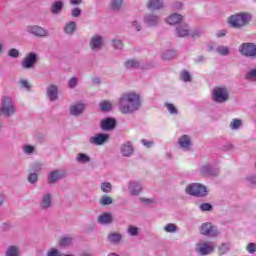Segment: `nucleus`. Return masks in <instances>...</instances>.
<instances>
[{
    "label": "nucleus",
    "instance_id": "nucleus-38",
    "mask_svg": "<svg viewBox=\"0 0 256 256\" xmlns=\"http://www.w3.org/2000/svg\"><path fill=\"white\" fill-rule=\"evenodd\" d=\"M128 233H129V235H132L133 237H137V235H139V228H137L133 225H129Z\"/></svg>",
    "mask_w": 256,
    "mask_h": 256
},
{
    "label": "nucleus",
    "instance_id": "nucleus-52",
    "mask_svg": "<svg viewBox=\"0 0 256 256\" xmlns=\"http://www.w3.org/2000/svg\"><path fill=\"white\" fill-rule=\"evenodd\" d=\"M79 15H81V9L79 8H74L72 10V17H79Z\"/></svg>",
    "mask_w": 256,
    "mask_h": 256
},
{
    "label": "nucleus",
    "instance_id": "nucleus-4",
    "mask_svg": "<svg viewBox=\"0 0 256 256\" xmlns=\"http://www.w3.org/2000/svg\"><path fill=\"white\" fill-rule=\"evenodd\" d=\"M176 33L178 37H192V39H196V37H201V30L195 29L193 31L189 30V26L187 24L180 25L176 28Z\"/></svg>",
    "mask_w": 256,
    "mask_h": 256
},
{
    "label": "nucleus",
    "instance_id": "nucleus-43",
    "mask_svg": "<svg viewBox=\"0 0 256 256\" xmlns=\"http://www.w3.org/2000/svg\"><path fill=\"white\" fill-rule=\"evenodd\" d=\"M246 251H248L250 255H254V253H256V244L253 242L248 243L246 246Z\"/></svg>",
    "mask_w": 256,
    "mask_h": 256
},
{
    "label": "nucleus",
    "instance_id": "nucleus-3",
    "mask_svg": "<svg viewBox=\"0 0 256 256\" xmlns=\"http://www.w3.org/2000/svg\"><path fill=\"white\" fill-rule=\"evenodd\" d=\"M185 191L188 195H193L194 197H206L208 193L207 187L200 183H193L188 185Z\"/></svg>",
    "mask_w": 256,
    "mask_h": 256
},
{
    "label": "nucleus",
    "instance_id": "nucleus-21",
    "mask_svg": "<svg viewBox=\"0 0 256 256\" xmlns=\"http://www.w3.org/2000/svg\"><path fill=\"white\" fill-rule=\"evenodd\" d=\"M121 153L124 157H131L133 155V146L131 143H126L121 148Z\"/></svg>",
    "mask_w": 256,
    "mask_h": 256
},
{
    "label": "nucleus",
    "instance_id": "nucleus-30",
    "mask_svg": "<svg viewBox=\"0 0 256 256\" xmlns=\"http://www.w3.org/2000/svg\"><path fill=\"white\" fill-rule=\"evenodd\" d=\"M108 241L111 243H119L121 241V234L119 233H110L108 235Z\"/></svg>",
    "mask_w": 256,
    "mask_h": 256
},
{
    "label": "nucleus",
    "instance_id": "nucleus-32",
    "mask_svg": "<svg viewBox=\"0 0 256 256\" xmlns=\"http://www.w3.org/2000/svg\"><path fill=\"white\" fill-rule=\"evenodd\" d=\"M246 81H256V69L249 70L245 74Z\"/></svg>",
    "mask_w": 256,
    "mask_h": 256
},
{
    "label": "nucleus",
    "instance_id": "nucleus-53",
    "mask_svg": "<svg viewBox=\"0 0 256 256\" xmlns=\"http://www.w3.org/2000/svg\"><path fill=\"white\" fill-rule=\"evenodd\" d=\"M76 85H77V78H75V77L71 78L70 81H69V87L73 88Z\"/></svg>",
    "mask_w": 256,
    "mask_h": 256
},
{
    "label": "nucleus",
    "instance_id": "nucleus-63",
    "mask_svg": "<svg viewBox=\"0 0 256 256\" xmlns=\"http://www.w3.org/2000/svg\"><path fill=\"white\" fill-rule=\"evenodd\" d=\"M225 55H229V47H225Z\"/></svg>",
    "mask_w": 256,
    "mask_h": 256
},
{
    "label": "nucleus",
    "instance_id": "nucleus-54",
    "mask_svg": "<svg viewBox=\"0 0 256 256\" xmlns=\"http://www.w3.org/2000/svg\"><path fill=\"white\" fill-rule=\"evenodd\" d=\"M30 171H41V164H34L31 168Z\"/></svg>",
    "mask_w": 256,
    "mask_h": 256
},
{
    "label": "nucleus",
    "instance_id": "nucleus-49",
    "mask_svg": "<svg viewBox=\"0 0 256 256\" xmlns=\"http://www.w3.org/2000/svg\"><path fill=\"white\" fill-rule=\"evenodd\" d=\"M115 49H123V42L121 40L113 41Z\"/></svg>",
    "mask_w": 256,
    "mask_h": 256
},
{
    "label": "nucleus",
    "instance_id": "nucleus-9",
    "mask_svg": "<svg viewBox=\"0 0 256 256\" xmlns=\"http://www.w3.org/2000/svg\"><path fill=\"white\" fill-rule=\"evenodd\" d=\"M37 63V54L30 52L22 61L23 69H33V65Z\"/></svg>",
    "mask_w": 256,
    "mask_h": 256
},
{
    "label": "nucleus",
    "instance_id": "nucleus-29",
    "mask_svg": "<svg viewBox=\"0 0 256 256\" xmlns=\"http://www.w3.org/2000/svg\"><path fill=\"white\" fill-rule=\"evenodd\" d=\"M126 69H137L139 67V62L135 59H130L125 63Z\"/></svg>",
    "mask_w": 256,
    "mask_h": 256
},
{
    "label": "nucleus",
    "instance_id": "nucleus-7",
    "mask_svg": "<svg viewBox=\"0 0 256 256\" xmlns=\"http://www.w3.org/2000/svg\"><path fill=\"white\" fill-rule=\"evenodd\" d=\"M13 113H15V107L11 103V98H4L2 101V108H0V115L9 117L10 115H13Z\"/></svg>",
    "mask_w": 256,
    "mask_h": 256
},
{
    "label": "nucleus",
    "instance_id": "nucleus-26",
    "mask_svg": "<svg viewBox=\"0 0 256 256\" xmlns=\"http://www.w3.org/2000/svg\"><path fill=\"white\" fill-rule=\"evenodd\" d=\"M61 9H63V2L57 1L52 4L51 12L54 15H57V13H59L61 11Z\"/></svg>",
    "mask_w": 256,
    "mask_h": 256
},
{
    "label": "nucleus",
    "instance_id": "nucleus-64",
    "mask_svg": "<svg viewBox=\"0 0 256 256\" xmlns=\"http://www.w3.org/2000/svg\"><path fill=\"white\" fill-rule=\"evenodd\" d=\"M108 256H119L116 253H110Z\"/></svg>",
    "mask_w": 256,
    "mask_h": 256
},
{
    "label": "nucleus",
    "instance_id": "nucleus-19",
    "mask_svg": "<svg viewBox=\"0 0 256 256\" xmlns=\"http://www.w3.org/2000/svg\"><path fill=\"white\" fill-rule=\"evenodd\" d=\"M82 111H85L84 104L79 103L70 107L71 115H74V116L81 115Z\"/></svg>",
    "mask_w": 256,
    "mask_h": 256
},
{
    "label": "nucleus",
    "instance_id": "nucleus-27",
    "mask_svg": "<svg viewBox=\"0 0 256 256\" xmlns=\"http://www.w3.org/2000/svg\"><path fill=\"white\" fill-rule=\"evenodd\" d=\"M61 179V175L57 171L51 172V174L48 177V183H57Z\"/></svg>",
    "mask_w": 256,
    "mask_h": 256
},
{
    "label": "nucleus",
    "instance_id": "nucleus-50",
    "mask_svg": "<svg viewBox=\"0 0 256 256\" xmlns=\"http://www.w3.org/2000/svg\"><path fill=\"white\" fill-rule=\"evenodd\" d=\"M142 144L144 147H147L148 149L153 147V141H147L146 139H142Z\"/></svg>",
    "mask_w": 256,
    "mask_h": 256
},
{
    "label": "nucleus",
    "instance_id": "nucleus-40",
    "mask_svg": "<svg viewBox=\"0 0 256 256\" xmlns=\"http://www.w3.org/2000/svg\"><path fill=\"white\" fill-rule=\"evenodd\" d=\"M180 79L185 81V83L191 81V74H189L186 70L182 71L180 74Z\"/></svg>",
    "mask_w": 256,
    "mask_h": 256
},
{
    "label": "nucleus",
    "instance_id": "nucleus-56",
    "mask_svg": "<svg viewBox=\"0 0 256 256\" xmlns=\"http://www.w3.org/2000/svg\"><path fill=\"white\" fill-rule=\"evenodd\" d=\"M22 87H24L25 89H29V82L27 80H22L21 82Z\"/></svg>",
    "mask_w": 256,
    "mask_h": 256
},
{
    "label": "nucleus",
    "instance_id": "nucleus-8",
    "mask_svg": "<svg viewBox=\"0 0 256 256\" xmlns=\"http://www.w3.org/2000/svg\"><path fill=\"white\" fill-rule=\"evenodd\" d=\"M212 100L215 103H224L225 101V88L216 86L212 90Z\"/></svg>",
    "mask_w": 256,
    "mask_h": 256
},
{
    "label": "nucleus",
    "instance_id": "nucleus-17",
    "mask_svg": "<svg viewBox=\"0 0 256 256\" xmlns=\"http://www.w3.org/2000/svg\"><path fill=\"white\" fill-rule=\"evenodd\" d=\"M102 45H103V39L101 38V36L92 37V40L90 42L91 49H101Z\"/></svg>",
    "mask_w": 256,
    "mask_h": 256
},
{
    "label": "nucleus",
    "instance_id": "nucleus-33",
    "mask_svg": "<svg viewBox=\"0 0 256 256\" xmlns=\"http://www.w3.org/2000/svg\"><path fill=\"white\" fill-rule=\"evenodd\" d=\"M6 256H19V248L10 246L6 252Z\"/></svg>",
    "mask_w": 256,
    "mask_h": 256
},
{
    "label": "nucleus",
    "instance_id": "nucleus-2",
    "mask_svg": "<svg viewBox=\"0 0 256 256\" xmlns=\"http://www.w3.org/2000/svg\"><path fill=\"white\" fill-rule=\"evenodd\" d=\"M253 21V16L247 12H239L228 17V24L233 29H243Z\"/></svg>",
    "mask_w": 256,
    "mask_h": 256
},
{
    "label": "nucleus",
    "instance_id": "nucleus-34",
    "mask_svg": "<svg viewBox=\"0 0 256 256\" xmlns=\"http://www.w3.org/2000/svg\"><path fill=\"white\" fill-rule=\"evenodd\" d=\"M78 163H89L91 158L87 154L79 153L77 157Z\"/></svg>",
    "mask_w": 256,
    "mask_h": 256
},
{
    "label": "nucleus",
    "instance_id": "nucleus-45",
    "mask_svg": "<svg viewBox=\"0 0 256 256\" xmlns=\"http://www.w3.org/2000/svg\"><path fill=\"white\" fill-rule=\"evenodd\" d=\"M201 211H211L213 209V206L209 203H203L200 205Z\"/></svg>",
    "mask_w": 256,
    "mask_h": 256
},
{
    "label": "nucleus",
    "instance_id": "nucleus-28",
    "mask_svg": "<svg viewBox=\"0 0 256 256\" xmlns=\"http://www.w3.org/2000/svg\"><path fill=\"white\" fill-rule=\"evenodd\" d=\"M75 29H77V24L75 22H70L64 27V31L68 35H71L75 31Z\"/></svg>",
    "mask_w": 256,
    "mask_h": 256
},
{
    "label": "nucleus",
    "instance_id": "nucleus-1",
    "mask_svg": "<svg viewBox=\"0 0 256 256\" xmlns=\"http://www.w3.org/2000/svg\"><path fill=\"white\" fill-rule=\"evenodd\" d=\"M119 111L123 114L135 113L141 107V97L137 93L122 94L118 101Z\"/></svg>",
    "mask_w": 256,
    "mask_h": 256
},
{
    "label": "nucleus",
    "instance_id": "nucleus-36",
    "mask_svg": "<svg viewBox=\"0 0 256 256\" xmlns=\"http://www.w3.org/2000/svg\"><path fill=\"white\" fill-rule=\"evenodd\" d=\"M111 102L104 100L100 103V109L101 111H111Z\"/></svg>",
    "mask_w": 256,
    "mask_h": 256
},
{
    "label": "nucleus",
    "instance_id": "nucleus-18",
    "mask_svg": "<svg viewBox=\"0 0 256 256\" xmlns=\"http://www.w3.org/2000/svg\"><path fill=\"white\" fill-rule=\"evenodd\" d=\"M147 7L152 10L163 9V0H149Z\"/></svg>",
    "mask_w": 256,
    "mask_h": 256
},
{
    "label": "nucleus",
    "instance_id": "nucleus-12",
    "mask_svg": "<svg viewBox=\"0 0 256 256\" xmlns=\"http://www.w3.org/2000/svg\"><path fill=\"white\" fill-rule=\"evenodd\" d=\"M117 121L114 118H106L101 121V129L103 131H111L115 129Z\"/></svg>",
    "mask_w": 256,
    "mask_h": 256
},
{
    "label": "nucleus",
    "instance_id": "nucleus-13",
    "mask_svg": "<svg viewBox=\"0 0 256 256\" xmlns=\"http://www.w3.org/2000/svg\"><path fill=\"white\" fill-rule=\"evenodd\" d=\"M200 173L204 177H212L213 175H217V171L213 170V168H211V166L209 165L202 166L200 169Z\"/></svg>",
    "mask_w": 256,
    "mask_h": 256
},
{
    "label": "nucleus",
    "instance_id": "nucleus-22",
    "mask_svg": "<svg viewBox=\"0 0 256 256\" xmlns=\"http://www.w3.org/2000/svg\"><path fill=\"white\" fill-rule=\"evenodd\" d=\"M141 185L137 182H131L129 185V191L131 195H139L141 193Z\"/></svg>",
    "mask_w": 256,
    "mask_h": 256
},
{
    "label": "nucleus",
    "instance_id": "nucleus-14",
    "mask_svg": "<svg viewBox=\"0 0 256 256\" xmlns=\"http://www.w3.org/2000/svg\"><path fill=\"white\" fill-rule=\"evenodd\" d=\"M178 143L182 149H189L191 147V138L188 135H183L180 137Z\"/></svg>",
    "mask_w": 256,
    "mask_h": 256
},
{
    "label": "nucleus",
    "instance_id": "nucleus-41",
    "mask_svg": "<svg viewBox=\"0 0 256 256\" xmlns=\"http://www.w3.org/2000/svg\"><path fill=\"white\" fill-rule=\"evenodd\" d=\"M164 230L166 233H175V231H177V226H175L173 223H170L164 227Z\"/></svg>",
    "mask_w": 256,
    "mask_h": 256
},
{
    "label": "nucleus",
    "instance_id": "nucleus-62",
    "mask_svg": "<svg viewBox=\"0 0 256 256\" xmlns=\"http://www.w3.org/2000/svg\"><path fill=\"white\" fill-rule=\"evenodd\" d=\"M229 99V92L226 90L225 91V101H227Z\"/></svg>",
    "mask_w": 256,
    "mask_h": 256
},
{
    "label": "nucleus",
    "instance_id": "nucleus-5",
    "mask_svg": "<svg viewBox=\"0 0 256 256\" xmlns=\"http://www.w3.org/2000/svg\"><path fill=\"white\" fill-rule=\"evenodd\" d=\"M239 51L244 57H256V44L251 42L243 43Z\"/></svg>",
    "mask_w": 256,
    "mask_h": 256
},
{
    "label": "nucleus",
    "instance_id": "nucleus-48",
    "mask_svg": "<svg viewBox=\"0 0 256 256\" xmlns=\"http://www.w3.org/2000/svg\"><path fill=\"white\" fill-rule=\"evenodd\" d=\"M48 256H63L57 249H52L48 252Z\"/></svg>",
    "mask_w": 256,
    "mask_h": 256
},
{
    "label": "nucleus",
    "instance_id": "nucleus-11",
    "mask_svg": "<svg viewBox=\"0 0 256 256\" xmlns=\"http://www.w3.org/2000/svg\"><path fill=\"white\" fill-rule=\"evenodd\" d=\"M27 31L36 37H47V30L41 26H28Z\"/></svg>",
    "mask_w": 256,
    "mask_h": 256
},
{
    "label": "nucleus",
    "instance_id": "nucleus-61",
    "mask_svg": "<svg viewBox=\"0 0 256 256\" xmlns=\"http://www.w3.org/2000/svg\"><path fill=\"white\" fill-rule=\"evenodd\" d=\"M225 36V31H220L217 33V37H224Z\"/></svg>",
    "mask_w": 256,
    "mask_h": 256
},
{
    "label": "nucleus",
    "instance_id": "nucleus-44",
    "mask_svg": "<svg viewBox=\"0 0 256 256\" xmlns=\"http://www.w3.org/2000/svg\"><path fill=\"white\" fill-rule=\"evenodd\" d=\"M59 245H61L62 247H67V245H71V238H69V237H62L59 240Z\"/></svg>",
    "mask_w": 256,
    "mask_h": 256
},
{
    "label": "nucleus",
    "instance_id": "nucleus-51",
    "mask_svg": "<svg viewBox=\"0 0 256 256\" xmlns=\"http://www.w3.org/2000/svg\"><path fill=\"white\" fill-rule=\"evenodd\" d=\"M33 151H35V148L33 146L28 145V146H25L24 148V152L27 154H31L33 153Z\"/></svg>",
    "mask_w": 256,
    "mask_h": 256
},
{
    "label": "nucleus",
    "instance_id": "nucleus-25",
    "mask_svg": "<svg viewBox=\"0 0 256 256\" xmlns=\"http://www.w3.org/2000/svg\"><path fill=\"white\" fill-rule=\"evenodd\" d=\"M145 21L151 27L159 23V18L157 16L148 15L145 17Z\"/></svg>",
    "mask_w": 256,
    "mask_h": 256
},
{
    "label": "nucleus",
    "instance_id": "nucleus-55",
    "mask_svg": "<svg viewBox=\"0 0 256 256\" xmlns=\"http://www.w3.org/2000/svg\"><path fill=\"white\" fill-rule=\"evenodd\" d=\"M233 149H234L233 144L227 143V144L225 145V151H233Z\"/></svg>",
    "mask_w": 256,
    "mask_h": 256
},
{
    "label": "nucleus",
    "instance_id": "nucleus-42",
    "mask_svg": "<svg viewBox=\"0 0 256 256\" xmlns=\"http://www.w3.org/2000/svg\"><path fill=\"white\" fill-rule=\"evenodd\" d=\"M111 183L109 182H104L101 185V190L103 191V193H111Z\"/></svg>",
    "mask_w": 256,
    "mask_h": 256
},
{
    "label": "nucleus",
    "instance_id": "nucleus-35",
    "mask_svg": "<svg viewBox=\"0 0 256 256\" xmlns=\"http://www.w3.org/2000/svg\"><path fill=\"white\" fill-rule=\"evenodd\" d=\"M121 5H123V0H112L111 9H113V11H119Z\"/></svg>",
    "mask_w": 256,
    "mask_h": 256
},
{
    "label": "nucleus",
    "instance_id": "nucleus-59",
    "mask_svg": "<svg viewBox=\"0 0 256 256\" xmlns=\"http://www.w3.org/2000/svg\"><path fill=\"white\" fill-rule=\"evenodd\" d=\"M181 7H183V4L181 2H176L174 5L175 9H181Z\"/></svg>",
    "mask_w": 256,
    "mask_h": 256
},
{
    "label": "nucleus",
    "instance_id": "nucleus-39",
    "mask_svg": "<svg viewBox=\"0 0 256 256\" xmlns=\"http://www.w3.org/2000/svg\"><path fill=\"white\" fill-rule=\"evenodd\" d=\"M111 203H113V198L109 196H102V198L100 199L101 205H111Z\"/></svg>",
    "mask_w": 256,
    "mask_h": 256
},
{
    "label": "nucleus",
    "instance_id": "nucleus-15",
    "mask_svg": "<svg viewBox=\"0 0 256 256\" xmlns=\"http://www.w3.org/2000/svg\"><path fill=\"white\" fill-rule=\"evenodd\" d=\"M109 140L108 134H98L94 138H92V141L95 145H103L106 141Z\"/></svg>",
    "mask_w": 256,
    "mask_h": 256
},
{
    "label": "nucleus",
    "instance_id": "nucleus-37",
    "mask_svg": "<svg viewBox=\"0 0 256 256\" xmlns=\"http://www.w3.org/2000/svg\"><path fill=\"white\" fill-rule=\"evenodd\" d=\"M165 107H166L167 111H169V113H170L171 115H177L178 110H177V108L175 107L174 104L166 103V104H165Z\"/></svg>",
    "mask_w": 256,
    "mask_h": 256
},
{
    "label": "nucleus",
    "instance_id": "nucleus-57",
    "mask_svg": "<svg viewBox=\"0 0 256 256\" xmlns=\"http://www.w3.org/2000/svg\"><path fill=\"white\" fill-rule=\"evenodd\" d=\"M83 3V0H70V4L75 6V5H81Z\"/></svg>",
    "mask_w": 256,
    "mask_h": 256
},
{
    "label": "nucleus",
    "instance_id": "nucleus-20",
    "mask_svg": "<svg viewBox=\"0 0 256 256\" xmlns=\"http://www.w3.org/2000/svg\"><path fill=\"white\" fill-rule=\"evenodd\" d=\"M113 221V217L109 212H105L98 217V222L102 223L103 225H109Z\"/></svg>",
    "mask_w": 256,
    "mask_h": 256
},
{
    "label": "nucleus",
    "instance_id": "nucleus-24",
    "mask_svg": "<svg viewBox=\"0 0 256 256\" xmlns=\"http://www.w3.org/2000/svg\"><path fill=\"white\" fill-rule=\"evenodd\" d=\"M241 125H243V121L241 119L234 118L230 122V129H232V131H237V129H241Z\"/></svg>",
    "mask_w": 256,
    "mask_h": 256
},
{
    "label": "nucleus",
    "instance_id": "nucleus-16",
    "mask_svg": "<svg viewBox=\"0 0 256 256\" xmlns=\"http://www.w3.org/2000/svg\"><path fill=\"white\" fill-rule=\"evenodd\" d=\"M181 21H183V16L177 13H174L167 18V23H169V25H177V23H181Z\"/></svg>",
    "mask_w": 256,
    "mask_h": 256
},
{
    "label": "nucleus",
    "instance_id": "nucleus-23",
    "mask_svg": "<svg viewBox=\"0 0 256 256\" xmlns=\"http://www.w3.org/2000/svg\"><path fill=\"white\" fill-rule=\"evenodd\" d=\"M47 95H48L50 101H55V99H57V86L50 85L47 90Z\"/></svg>",
    "mask_w": 256,
    "mask_h": 256
},
{
    "label": "nucleus",
    "instance_id": "nucleus-47",
    "mask_svg": "<svg viewBox=\"0 0 256 256\" xmlns=\"http://www.w3.org/2000/svg\"><path fill=\"white\" fill-rule=\"evenodd\" d=\"M38 176L35 173H30L28 176L29 183H37Z\"/></svg>",
    "mask_w": 256,
    "mask_h": 256
},
{
    "label": "nucleus",
    "instance_id": "nucleus-31",
    "mask_svg": "<svg viewBox=\"0 0 256 256\" xmlns=\"http://www.w3.org/2000/svg\"><path fill=\"white\" fill-rule=\"evenodd\" d=\"M43 209H49L51 207V194H46L42 200Z\"/></svg>",
    "mask_w": 256,
    "mask_h": 256
},
{
    "label": "nucleus",
    "instance_id": "nucleus-60",
    "mask_svg": "<svg viewBox=\"0 0 256 256\" xmlns=\"http://www.w3.org/2000/svg\"><path fill=\"white\" fill-rule=\"evenodd\" d=\"M133 26L136 27L137 31H141V26L137 22H133Z\"/></svg>",
    "mask_w": 256,
    "mask_h": 256
},
{
    "label": "nucleus",
    "instance_id": "nucleus-58",
    "mask_svg": "<svg viewBox=\"0 0 256 256\" xmlns=\"http://www.w3.org/2000/svg\"><path fill=\"white\" fill-rule=\"evenodd\" d=\"M218 53H220V55H225V48L224 47H220L217 49Z\"/></svg>",
    "mask_w": 256,
    "mask_h": 256
},
{
    "label": "nucleus",
    "instance_id": "nucleus-6",
    "mask_svg": "<svg viewBox=\"0 0 256 256\" xmlns=\"http://www.w3.org/2000/svg\"><path fill=\"white\" fill-rule=\"evenodd\" d=\"M200 233L201 235H206L207 237H215L219 234V230H217V227L213 226L212 223L206 222L201 225Z\"/></svg>",
    "mask_w": 256,
    "mask_h": 256
},
{
    "label": "nucleus",
    "instance_id": "nucleus-10",
    "mask_svg": "<svg viewBox=\"0 0 256 256\" xmlns=\"http://www.w3.org/2000/svg\"><path fill=\"white\" fill-rule=\"evenodd\" d=\"M196 249L200 255H209V253H213V243L203 242L198 244Z\"/></svg>",
    "mask_w": 256,
    "mask_h": 256
},
{
    "label": "nucleus",
    "instance_id": "nucleus-46",
    "mask_svg": "<svg viewBox=\"0 0 256 256\" xmlns=\"http://www.w3.org/2000/svg\"><path fill=\"white\" fill-rule=\"evenodd\" d=\"M9 57L17 58L19 57V51L15 48H12L8 52Z\"/></svg>",
    "mask_w": 256,
    "mask_h": 256
}]
</instances>
